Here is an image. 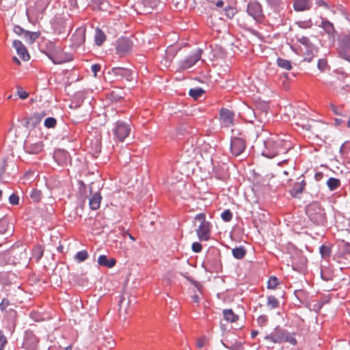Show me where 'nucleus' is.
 <instances>
[{
  "label": "nucleus",
  "instance_id": "1",
  "mask_svg": "<svg viewBox=\"0 0 350 350\" xmlns=\"http://www.w3.org/2000/svg\"><path fill=\"white\" fill-rule=\"evenodd\" d=\"M264 145L262 154L270 159L286 154L292 148V143L285 135H272L264 141Z\"/></svg>",
  "mask_w": 350,
  "mask_h": 350
},
{
  "label": "nucleus",
  "instance_id": "2",
  "mask_svg": "<svg viewBox=\"0 0 350 350\" xmlns=\"http://www.w3.org/2000/svg\"><path fill=\"white\" fill-rule=\"evenodd\" d=\"M46 50L47 56L55 64H61L72 59L71 55L64 53L61 46L52 42L46 44Z\"/></svg>",
  "mask_w": 350,
  "mask_h": 350
},
{
  "label": "nucleus",
  "instance_id": "3",
  "mask_svg": "<svg viewBox=\"0 0 350 350\" xmlns=\"http://www.w3.org/2000/svg\"><path fill=\"white\" fill-rule=\"evenodd\" d=\"M338 54L350 62V33L343 32L338 37Z\"/></svg>",
  "mask_w": 350,
  "mask_h": 350
},
{
  "label": "nucleus",
  "instance_id": "4",
  "mask_svg": "<svg viewBox=\"0 0 350 350\" xmlns=\"http://www.w3.org/2000/svg\"><path fill=\"white\" fill-rule=\"evenodd\" d=\"M131 133V126L129 124L123 121H117L113 129V133L116 139L120 142L124 140Z\"/></svg>",
  "mask_w": 350,
  "mask_h": 350
},
{
  "label": "nucleus",
  "instance_id": "5",
  "mask_svg": "<svg viewBox=\"0 0 350 350\" xmlns=\"http://www.w3.org/2000/svg\"><path fill=\"white\" fill-rule=\"evenodd\" d=\"M202 53V51L201 49H198L194 53L180 61L178 63L179 68L180 70H187L192 67L201 59Z\"/></svg>",
  "mask_w": 350,
  "mask_h": 350
},
{
  "label": "nucleus",
  "instance_id": "6",
  "mask_svg": "<svg viewBox=\"0 0 350 350\" xmlns=\"http://www.w3.org/2000/svg\"><path fill=\"white\" fill-rule=\"evenodd\" d=\"M247 12L255 21H260L263 18V14L261 5L256 1L249 2L247 4Z\"/></svg>",
  "mask_w": 350,
  "mask_h": 350
},
{
  "label": "nucleus",
  "instance_id": "7",
  "mask_svg": "<svg viewBox=\"0 0 350 350\" xmlns=\"http://www.w3.org/2000/svg\"><path fill=\"white\" fill-rule=\"evenodd\" d=\"M133 45V43L129 38H119L117 40L116 51L120 55H124L131 50Z\"/></svg>",
  "mask_w": 350,
  "mask_h": 350
},
{
  "label": "nucleus",
  "instance_id": "8",
  "mask_svg": "<svg viewBox=\"0 0 350 350\" xmlns=\"http://www.w3.org/2000/svg\"><path fill=\"white\" fill-rule=\"evenodd\" d=\"M245 148V142L241 138H233L230 143V150L234 156L241 154Z\"/></svg>",
  "mask_w": 350,
  "mask_h": 350
},
{
  "label": "nucleus",
  "instance_id": "9",
  "mask_svg": "<svg viewBox=\"0 0 350 350\" xmlns=\"http://www.w3.org/2000/svg\"><path fill=\"white\" fill-rule=\"evenodd\" d=\"M111 73L120 79H125L127 81L133 80V72L127 68L122 67H114L111 69Z\"/></svg>",
  "mask_w": 350,
  "mask_h": 350
},
{
  "label": "nucleus",
  "instance_id": "10",
  "mask_svg": "<svg viewBox=\"0 0 350 350\" xmlns=\"http://www.w3.org/2000/svg\"><path fill=\"white\" fill-rule=\"evenodd\" d=\"M196 154V148L193 146L192 143L187 142L183 149L182 157L186 162L192 161Z\"/></svg>",
  "mask_w": 350,
  "mask_h": 350
},
{
  "label": "nucleus",
  "instance_id": "11",
  "mask_svg": "<svg viewBox=\"0 0 350 350\" xmlns=\"http://www.w3.org/2000/svg\"><path fill=\"white\" fill-rule=\"evenodd\" d=\"M211 228L210 223L200 224L196 230L198 239L200 241H208L210 239Z\"/></svg>",
  "mask_w": 350,
  "mask_h": 350
},
{
  "label": "nucleus",
  "instance_id": "12",
  "mask_svg": "<svg viewBox=\"0 0 350 350\" xmlns=\"http://www.w3.org/2000/svg\"><path fill=\"white\" fill-rule=\"evenodd\" d=\"M320 22L317 21L315 23V25L321 27L326 33L334 37L336 33V30L333 23L323 17H320Z\"/></svg>",
  "mask_w": 350,
  "mask_h": 350
},
{
  "label": "nucleus",
  "instance_id": "13",
  "mask_svg": "<svg viewBox=\"0 0 350 350\" xmlns=\"http://www.w3.org/2000/svg\"><path fill=\"white\" fill-rule=\"evenodd\" d=\"M234 113L227 109H221L220 111V120L221 124L225 127H229L233 124Z\"/></svg>",
  "mask_w": 350,
  "mask_h": 350
},
{
  "label": "nucleus",
  "instance_id": "14",
  "mask_svg": "<svg viewBox=\"0 0 350 350\" xmlns=\"http://www.w3.org/2000/svg\"><path fill=\"white\" fill-rule=\"evenodd\" d=\"M24 148L29 154H38L42 150L43 145L41 142L31 143L29 139H27L25 142Z\"/></svg>",
  "mask_w": 350,
  "mask_h": 350
},
{
  "label": "nucleus",
  "instance_id": "15",
  "mask_svg": "<svg viewBox=\"0 0 350 350\" xmlns=\"http://www.w3.org/2000/svg\"><path fill=\"white\" fill-rule=\"evenodd\" d=\"M13 47L16 49L17 54L23 61L29 59L30 56L28 51L23 43L19 40H14L13 42Z\"/></svg>",
  "mask_w": 350,
  "mask_h": 350
},
{
  "label": "nucleus",
  "instance_id": "16",
  "mask_svg": "<svg viewBox=\"0 0 350 350\" xmlns=\"http://www.w3.org/2000/svg\"><path fill=\"white\" fill-rule=\"evenodd\" d=\"M85 29L83 27L78 28L72 36V42L75 46H79L85 42Z\"/></svg>",
  "mask_w": 350,
  "mask_h": 350
},
{
  "label": "nucleus",
  "instance_id": "17",
  "mask_svg": "<svg viewBox=\"0 0 350 350\" xmlns=\"http://www.w3.org/2000/svg\"><path fill=\"white\" fill-rule=\"evenodd\" d=\"M304 61L310 62L314 57L317 55L319 49L317 46L311 48H301Z\"/></svg>",
  "mask_w": 350,
  "mask_h": 350
},
{
  "label": "nucleus",
  "instance_id": "18",
  "mask_svg": "<svg viewBox=\"0 0 350 350\" xmlns=\"http://www.w3.org/2000/svg\"><path fill=\"white\" fill-rule=\"evenodd\" d=\"M265 339L273 343L283 342L284 339V331L276 330L275 332L265 336Z\"/></svg>",
  "mask_w": 350,
  "mask_h": 350
},
{
  "label": "nucleus",
  "instance_id": "19",
  "mask_svg": "<svg viewBox=\"0 0 350 350\" xmlns=\"http://www.w3.org/2000/svg\"><path fill=\"white\" fill-rule=\"evenodd\" d=\"M312 7V2L310 0H295L293 8L297 12L308 10Z\"/></svg>",
  "mask_w": 350,
  "mask_h": 350
},
{
  "label": "nucleus",
  "instance_id": "20",
  "mask_svg": "<svg viewBox=\"0 0 350 350\" xmlns=\"http://www.w3.org/2000/svg\"><path fill=\"white\" fill-rule=\"evenodd\" d=\"M306 187V182L302 180L301 182L295 183L293 187L291 189L290 193L294 198H299Z\"/></svg>",
  "mask_w": 350,
  "mask_h": 350
},
{
  "label": "nucleus",
  "instance_id": "21",
  "mask_svg": "<svg viewBox=\"0 0 350 350\" xmlns=\"http://www.w3.org/2000/svg\"><path fill=\"white\" fill-rule=\"evenodd\" d=\"M318 211H319V212L317 214L313 215L312 213H310V210H309L308 212H309L310 218L314 223H315L318 225L323 224V223L325 221V216H324L325 213L319 208H318Z\"/></svg>",
  "mask_w": 350,
  "mask_h": 350
},
{
  "label": "nucleus",
  "instance_id": "22",
  "mask_svg": "<svg viewBox=\"0 0 350 350\" xmlns=\"http://www.w3.org/2000/svg\"><path fill=\"white\" fill-rule=\"evenodd\" d=\"M98 263L100 266L111 268L116 265V260L114 258L108 259L107 256L100 255L98 258Z\"/></svg>",
  "mask_w": 350,
  "mask_h": 350
},
{
  "label": "nucleus",
  "instance_id": "23",
  "mask_svg": "<svg viewBox=\"0 0 350 350\" xmlns=\"http://www.w3.org/2000/svg\"><path fill=\"white\" fill-rule=\"evenodd\" d=\"M102 197L99 193H95L90 199V206L92 210H97L100 207Z\"/></svg>",
  "mask_w": 350,
  "mask_h": 350
},
{
  "label": "nucleus",
  "instance_id": "24",
  "mask_svg": "<svg viewBox=\"0 0 350 350\" xmlns=\"http://www.w3.org/2000/svg\"><path fill=\"white\" fill-rule=\"evenodd\" d=\"M297 41L299 42L301 45V48H311L316 46L310 40L308 37L304 36H296Z\"/></svg>",
  "mask_w": 350,
  "mask_h": 350
},
{
  "label": "nucleus",
  "instance_id": "25",
  "mask_svg": "<svg viewBox=\"0 0 350 350\" xmlns=\"http://www.w3.org/2000/svg\"><path fill=\"white\" fill-rule=\"evenodd\" d=\"M38 33L25 31L23 36L27 43L32 44L38 38Z\"/></svg>",
  "mask_w": 350,
  "mask_h": 350
},
{
  "label": "nucleus",
  "instance_id": "26",
  "mask_svg": "<svg viewBox=\"0 0 350 350\" xmlns=\"http://www.w3.org/2000/svg\"><path fill=\"white\" fill-rule=\"evenodd\" d=\"M276 63L279 67L286 70H290L292 68L291 62L289 60L278 57L276 60Z\"/></svg>",
  "mask_w": 350,
  "mask_h": 350
},
{
  "label": "nucleus",
  "instance_id": "27",
  "mask_svg": "<svg viewBox=\"0 0 350 350\" xmlns=\"http://www.w3.org/2000/svg\"><path fill=\"white\" fill-rule=\"evenodd\" d=\"M233 256L237 259H242L245 256L246 251L243 247H237L232 249Z\"/></svg>",
  "mask_w": 350,
  "mask_h": 350
},
{
  "label": "nucleus",
  "instance_id": "28",
  "mask_svg": "<svg viewBox=\"0 0 350 350\" xmlns=\"http://www.w3.org/2000/svg\"><path fill=\"white\" fill-rule=\"evenodd\" d=\"M327 185L329 190H336L340 185V181L338 178H329L327 181Z\"/></svg>",
  "mask_w": 350,
  "mask_h": 350
},
{
  "label": "nucleus",
  "instance_id": "29",
  "mask_svg": "<svg viewBox=\"0 0 350 350\" xmlns=\"http://www.w3.org/2000/svg\"><path fill=\"white\" fill-rule=\"evenodd\" d=\"M223 314L224 319L228 321L235 322L238 319V316L232 310H224Z\"/></svg>",
  "mask_w": 350,
  "mask_h": 350
},
{
  "label": "nucleus",
  "instance_id": "30",
  "mask_svg": "<svg viewBox=\"0 0 350 350\" xmlns=\"http://www.w3.org/2000/svg\"><path fill=\"white\" fill-rule=\"evenodd\" d=\"M105 40V35L103 31L99 29H96L95 42L98 46H100Z\"/></svg>",
  "mask_w": 350,
  "mask_h": 350
},
{
  "label": "nucleus",
  "instance_id": "31",
  "mask_svg": "<svg viewBox=\"0 0 350 350\" xmlns=\"http://www.w3.org/2000/svg\"><path fill=\"white\" fill-rule=\"evenodd\" d=\"M204 93V90L201 88H197L191 89L189 90V94L191 97L193 98L195 100H197L200 97H201Z\"/></svg>",
  "mask_w": 350,
  "mask_h": 350
},
{
  "label": "nucleus",
  "instance_id": "32",
  "mask_svg": "<svg viewBox=\"0 0 350 350\" xmlns=\"http://www.w3.org/2000/svg\"><path fill=\"white\" fill-rule=\"evenodd\" d=\"M267 306L271 310L275 309L279 306V301L274 296H268Z\"/></svg>",
  "mask_w": 350,
  "mask_h": 350
},
{
  "label": "nucleus",
  "instance_id": "33",
  "mask_svg": "<svg viewBox=\"0 0 350 350\" xmlns=\"http://www.w3.org/2000/svg\"><path fill=\"white\" fill-rule=\"evenodd\" d=\"M89 255L86 250H81L78 252L75 256V260L78 262H81L85 261Z\"/></svg>",
  "mask_w": 350,
  "mask_h": 350
},
{
  "label": "nucleus",
  "instance_id": "34",
  "mask_svg": "<svg viewBox=\"0 0 350 350\" xmlns=\"http://www.w3.org/2000/svg\"><path fill=\"white\" fill-rule=\"evenodd\" d=\"M320 254L323 258H329L331 255V248L329 246L323 245L320 247Z\"/></svg>",
  "mask_w": 350,
  "mask_h": 350
},
{
  "label": "nucleus",
  "instance_id": "35",
  "mask_svg": "<svg viewBox=\"0 0 350 350\" xmlns=\"http://www.w3.org/2000/svg\"><path fill=\"white\" fill-rule=\"evenodd\" d=\"M221 217L224 221L228 222L232 219V213L230 210L226 209L221 213Z\"/></svg>",
  "mask_w": 350,
  "mask_h": 350
},
{
  "label": "nucleus",
  "instance_id": "36",
  "mask_svg": "<svg viewBox=\"0 0 350 350\" xmlns=\"http://www.w3.org/2000/svg\"><path fill=\"white\" fill-rule=\"evenodd\" d=\"M278 284V280L276 277H271L267 282V288L274 289Z\"/></svg>",
  "mask_w": 350,
  "mask_h": 350
},
{
  "label": "nucleus",
  "instance_id": "37",
  "mask_svg": "<svg viewBox=\"0 0 350 350\" xmlns=\"http://www.w3.org/2000/svg\"><path fill=\"white\" fill-rule=\"evenodd\" d=\"M56 124V119L52 117L47 118L44 120V126L47 128H54Z\"/></svg>",
  "mask_w": 350,
  "mask_h": 350
},
{
  "label": "nucleus",
  "instance_id": "38",
  "mask_svg": "<svg viewBox=\"0 0 350 350\" xmlns=\"http://www.w3.org/2000/svg\"><path fill=\"white\" fill-rule=\"evenodd\" d=\"M43 255V250L40 246L36 247L33 250V258L36 261L40 260Z\"/></svg>",
  "mask_w": 350,
  "mask_h": 350
},
{
  "label": "nucleus",
  "instance_id": "39",
  "mask_svg": "<svg viewBox=\"0 0 350 350\" xmlns=\"http://www.w3.org/2000/svg\"><path fill=\"white\" fill-rule=\"evenodd\" d=\"M284 342H288L289 343L295 345L297 344V340L295 337L292 336L288 332H284Z\"/></svg>",
  "mask_w": 350,
  "mask_h": 350
},
{
  "label": "nucleus",
  "instance_id": "40",
  "mask_svg": "<svg viewBox=\"0 0 350 350\" xmlns=\"http://www.w3.org/2000/svg\"><path fill=\"white\" fill-rule=\"evenodd\" d=\"M223 345L226 348L229 349L230 350H243V347L241 342H236L230 346H229L225 343H223Z\"/></svg>",
  "mask_w": 350,
  "mask_h": 350
},
{
  "label": "nucleus",
  "instance_id": "41",
  "mask_svg": "<svg viewBox=\"0 0 350 350\" xmlns=\"http://www.w3.org/2000/svg\"><path fill=\"white\" fill-rule=\"evenodd\" d=\"M31 198L33 199L35 202H38L41 199V191L34 189L31 193Z\"/></svg>",
  "mask_w": 350,
  "mask_h": 350
},
{
  "label": "nucleus",
  "instance_id": "42",
  "mask_svg": "<svg viewBox=\"0 0 350 350\" xmlns=\"http://www.w3.org/2000/svg\"><path fill=\"white\" fill-rule=\"evenodd\" d=\"M9 202L12 205H17V204H18V203H19V197H18V196H17L16 194L12 193L9 197Z\"/></svg>",
  "mask_w": 350,
  "mask_h": 350
},
{
  "label": "nucleus",
  "instance_id": "43",
  "mask_svg": "<svg viewBox=\"0 0 350 350\" xmlns=\"http://www.w3.org/2000/svg\"><path fill=\"white\" fill-rule=\"evenodd\" d=\"M327 60L325 59H319L317 64V67L321 71H323L327 66Z\"/></svg>",
  "mask_w": 350,
  "mask_h": 350
},
{
  "label": "nucleus",
  "instance_id": "44",
  "mask_svg": "<svg viewBox=\"0 0 350 350\" xmlns=\"http://www.w3.org/2000/svg\"><path fill=\"white\" fill-rule=\"evenodd\" d=\"M195 220L198 221L200 224H207L208 221H206V215L204 213H201L196 215Z\"/></svg>",
  "mask_w": 350,
  "mask_h": 350
},
{
  "label": "nucleus",
  "instance_id": "45",
  "mask_svg": "<svg viewBox=\"0 0 350 350\" xmlns=\"http://www.w3.org/2000/svg\"><path fill=\"white\" fill-rule=\"evenodd\" d=\"M235 13V10L232 7H228L225 8V14L229 18H232L234 16Z\"/></svg>",
  "mask_w": 350,
  "mask_h": 350
},
{
  "label": "nucleus",
  "instance_id": "46",
  "mask_svg": "<svg viewBox=\"0 0 350 350\" xmlns=\"http://www.w3.org/2000/svg\"><path fill=\"white\" fill-rule=\"evenodd\" d=\"M267 321L268 318L266 315H260L257 319V323L261 327L266 325Z\"/></svg>",
  "mask_w": 350,
  "mask_h": 350
},
{
  "label": "nucleus",
  "instance_id": "47",
  "mask_svg": "<svg viewBox=\"0 0 350 350\" xmlns=\"http://www.w3.org/2000/svg\"><path fill=\"white\" fill-rule=\"evenodd\" d=\"M299 26L303 29L311 28L312 26V23L310 20L308 21H301L299 23Z\"/></svg>",
  "mask_w": 350,
  "mask_h": 350
},
{
  "label": "nucleus",
  "instance_id": "48",
  "mask_svg": "<svg viewBox=\"0 0 350 350\" xmlns=\"http://www.w3.org/2000/svg\"><path fill=\"white\" fill-rule=\"evenodd\" d=\"M17 94L21 99H25L29 96V94L22 88H18Z\"/></svg>",
  "mask_w": 350,
  "mask_h": 350
},
{
  "label": "nucleus",
  "instance_id": "49",
  "mask_svg": "<svg viewBox=\"0 0 350 350\" xmlns=\"http://www.w3.org/2000/svg\"><path fill=\"white\" fill-rule=\"evenodd\" d=\"M7 343V339L3 333L0 331V350H3V348Z\"/></svg>",
  "mask_w": 350,
  "mask_h": 350
},
{
  "label": "nucleus",
  "instance_id": "50",
  "mask_svg": "<svg viewBox=\"0 0 350 350\" xmlns=\"http://www.w3.org/2000/svg\"><path fill=\"white\" fill-rule=\"evenodd\" d=\"M101 66L100 64H95L91 66V70L94 74V77L97 76V73L100 70Z\"/></svg>",
  "mask_w": 350,
  "mask_h": 350
},
{
  "label": "nucleus",
  "instance_id": "51",
  "mask_svg": "<svg viewBox=\"0 0 350 350\" xmlns=\"http://www.w3.org/2000/svg\"><path fill=\"white\" fill-rule=\"evenodd\" d=\"M192 250L194 252H201L202 250V245L200 243H198V242H195L192 244Z\"/></svg>",
  "mask_w": 350,
  "mask_h": 350
},
{
  "label": "nucleus",
  "instance_id": "52",
  "mask_svg": "<svg viewBox=\"0 0 350 350\" xmlns=\"http://www.w3.org/2000/svg\"><path fill=\"white\" fill-rule=\"evenodd\" d=\"M26 30H24L22 27L18 25H16L14 27V32L17 35L23 36Z\"/></svg>",
  "mask_w": 350,
  "mask_h": 350
},
{
  "label": "nucleus",
  "instance_id": "53",
  "mask_svg": "<svg viewBox=\"0 0 350 350\" xmlns=\"http://www.w3.org/2000/svg\"><path fill=\"white\" fill-rule=\"evenodd\" d=\"M315 3L319 7H323L326 9H329V6L327 3L323 0H316Z\"/></svg>",
  "mask_w": 350,
  "mask_h": 350
},
{
  "label": "nucleus",
  "instance_id": "54",
  "mask_svg": "<svg viewBox=\"0 0 350 350\" xmlns=\"http://www.w3.org/2000/svg\"><path fill=\"white\" fill-rule=\"evenodd\" d=\"M9 304V302L8 300L6 299H3V301H1V303L0 304V309L3 311L4 310H5L6 307L8 306Z\"/></svg>",
  "mask_w": 350,
  "mask_h": 350
},
{
  "label": "nucleus",
  "instance_id": "55",
  "mask_svg": "<svg viewBox=\"0 0 350 350\" xmlns=\"http://www.w3.org/2000/svg\"><path fill=\"white\" fill-rule=\"evenodd\" d=\"M196 345L198 348H202L205 345V340L203 338H199L197 341Z\"/></svg>",
  "mask_w": 350,
  "mask_h": 350
},
{
  "label": "nucleus",
  "instance_id": "56",
  "mask_svg": "<svg viewBox=\"0 0 350 350\" xmlns=\"http://www.w3.org/2000/svg\"><path fill=\"white\" fill-rule=\"evenodd\" d=\"M330 107L333 111V113L336 115H340V112L338 111V108L336 106L334 105H330Z\"/></svg>",
  "mask_w": 350,
  "mask_h": 350
},
{
  "label": "nucleus",
  "instance_id": "57",
  "mask_svg": "<svg viewBox=\"0 0 350 350\" xmlns=\"http://www.w3.org/2000/svg\"><path fill=\"white\" fill-rule=\"evenodd\" d=\"M125 298L122 297L119 301L120 310H122L124 307Z\"/></svg>",
  "mask_w": 350,
  "mask_h": 350
},
{
  "label": "nucleus",
  "instance_id": "58",
  "mask_svg": "<svg viewBox=\"0 0 350 350\" xmlns=\"http://www.w3.org/2000/svg\"><path fill=\"white\" fill-rule=\"evenodd\" d=\"M150 7L151 8H154L157 6V0H150Z\"/></svg>",
  "mask_w": 350,
  "mask_h": 350
},
{
  "label": "nucleus",
  "instance_id": "59",
  "mask_svg": "<svg viewBox=\"0 0 350 350\" xmlns=\"http://www.w3.org/2000/svg\"><path fill=\"white\" fill-rule=\"evenodd\" d=\"M224 1L222 0H218L216 3H215V5L216 7L217 8H222L224 6Z\"/></svg>",
  "mask_w": 350,
  "mask_h": 350
},
{
  "label": "nucleus",
  "instance_id": "60",
  "mask_svg": "<svg viewBox=\"0 0 350 350\" xmlns=\"http://www.w3.org/2000/svg\"><path fill=\"white\" fill-rule=\"evenodd\" d=\"M191 299H192L193 301L195 303H198L200 301V298H199L198 295H193L191 297Z\"/></svg>",
  "mask_w": 350,
  "mask_h": 350
},
{
  "label": "nucleus",
  "instance_id": "61",
  "mask_svg": "<svg viewBox=\"0 0 350 350\" xmlns=\"http://www.w3.org/2000/svg\"><path fill=\"white\" fill-rule=\"evenodd\" d=\"M108 4L105 3H101L100 5V10H107Z\"/></svg>",
  "mask_w": 350,
  "mask_h": 350
},
{
  "label": "nucleus",
  "instance_id": "62",
  "mask_svg": "<svg viewBox=\"0 0 350 350\" xmlns=\"http://www.w3.org/2000/svg\"><path fill=\"white\" fill-rule=\"evenodd\" d=\"M272 4L278 5L281 2V0H269Z\"/></svg>",
  "mask_w": 350,
  "mask_h": 350
},
{
  "label": "nucleus",
  "instance_id": "63",
  "mask_svg": "<svg viewBox=\"0 0 350 350\" xmlns=\"http://www.w3.org/2000/svg\"><path fill=\"white\" fill-rule=\"evenodd\" d=\"M258 333V331L252 330L251 332L252 337L255 338L257 336Z\"/></svg>",
  "mask_w": 350,
  "mask_h": 350
},
{
  "label": "nucleus",
  "instance_id": "64",
  "mask_svg": "<svg viewBox=\"0 0 350 350\" xmlns=\"http://www.w3.org/2000/svg\"><path fill=\"white\" fill-rule=\"evenodd\" d=\"M13 61H14V62H16V63L17 64H18V65L21 64L20 61H19V60L17 59V57H13Z\"/></svg>",
  "mask_w": 350,
  "mask_h": 350
}]
</instances>
